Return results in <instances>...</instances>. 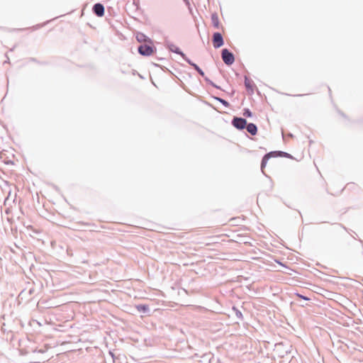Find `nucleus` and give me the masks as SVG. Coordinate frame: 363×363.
<instances>
[{
    "instance_id": "obj_1",
    "label": "nucleus",
    "mask_w": 363,
    "mask_h": 363,
    "mask_svg": "<svg viewBox=\"0 0 363 363\" xmlns=\"http://www.w3.org/2000/svg\"><path fill=\"white\" fill-rule=\"evenodd\" d=\"M222 59L223 62L228 65H232L235 61L234 55L232 52H229L227 49H223L222 50Z\"/></svg>"
},
{
    "instance_id": "obj_2",
    "label": "nucleus",
    "mask_w": 363,
    "mask_h": 363,
    "mask_svg": "<svg viewBox=\"0 0 363 363\" xmlns=\"http://www.w3.org/2000/svg\"><path fill=\"white\" fill-rule=\"evenodd\" d=\"M138 52L142 55L150 56L153 54L154 48L150 45H141L138 48Z\"/></svg>"
},
{
    "instance_id": "obj_3",
    "label": "nucleus",
    "mask_w": 363,
    "mask_h": 363,
    "mask_svg": "<svg viewBox=\"0 0 363 363\" xmlns=\"http://www.w3.org/2000/svg\"><path fill=\"white\" fill-rule=\"evenodd\" d=\"M232 124L236 128H238L239 130H242L247 125V121L244 118L235 117L233 119Z\"/></svg>"
},
{
    "instance_id": "obj_4",
    "label": "nucleus",
    "mask_w": 363,
    "mask_h": 363,
    "mask_svg": "<svg viewBox=\"0 0 363 363\" xmlns=\"http://www.w3.org/2000/svg\"><path fill=\"white\" fill-rule=\"evenodd\" d=\"M213 45L215 48H218L223 45V39L220 33H215L213 34Z\"/></svg>"
},
{
    "instance_id": "obj_5",
    "label": "nucleus",
    "mask_w": 363,
    "mask_h": 363,
    "mask_svg": "<svg viewBox=\"0 0 363 363\" xmlns=\"http://www.w3.org/2000/svg\"><path fill=\"white\" fill-rule=\"evenodd\" d=\"M93 11L99 17L104 15V7L101 4H96L93 7Z\"/></svg>"
},
{
    "instance_id": "obj_6",
    "label": "nucleus",
    "mask_w": 363,
    "mask_h": 363,
    "mask_svg": "<svg viewBox=\"0 0 363 363\" xmlns=\"http://www.w3.org/2000/svg\"><path fill=\"white\" fill-rule=\"evenodd\" d=\"M272 156H275V152H269L264 156L261 164V169L262 172H264V169L267 165V161Z\"/></svg>"
},
{
    "instance_id": "obj_7",
    "label": "nucleus",
    "mask_w": 363,
    "mask_h": 363,
    "mask_svg": "<svg viewBox=\"0 0 363 363\" xmlns=\"http://www.w3.org/2000/svg\"><path fill=\"white\" fill-rule=\"evenodd\" d=\"M245 128H247V130L248 131V133H250L251 135H255L257 134V126L254 123L247 124Z\"/></svg>"
},
{
    "instance_id": "obj_8",
    "label": "nucleus",
    "mask_w": 363,
    "mask_h": 363,
    "mask_svg": "<svg viewBox=\"0 0 363 363\" xmlns=\"http://www.w3.org/2000/svg\"><path fill=\"white\" fill-rule=\"evenodd\" d=\"M211 21H212V23H213V26H214V28H218L220 26V23H219L218 17L216 14H213L211 16Z\"/></svg>"
},
{
    "instance_id": "obj_9",
    "label": "nucleus",
    "mask_w": 363,
    "mask_h": 363,
    "mask_svg": "<svg viewBox=\"0 0 363 363\" xmlns=\"http://www.w3.org/2000/svg\"><path fill=\"white\" fill-rule=\"evenodd\" d=\"M136 39L138 42L146 41V36L143 33H138L136 35Z\"/></svg>"
},
{
    "instance_id": "obj_10",
    "label": "nucleus",
    "mask_w": 363,
    "mask_h": 363,
    "mask_svg": "<svg viewBox=\"0 0 363 363\" xmlns=\"http://www.w3.org/2000/svg\"><path fill=\"white\" fill-rule=\"evenodd\" d=\"M136 308L139 311L146 312L148 310V306L146 305H138L136 306Z\"/></svg>"
},
{
    "instance_id": "obj_11",
    "label": "nucleus",
    "mask_w": 363,
    "mask_h": 363,
    "mask_svg": "<svg viewBox=\"0 0 363 363\" xmlns=\"http://www.w3.org/2000/svg\"><path fill=\"white\" fill-rule=\"evenodd\" d=\"M252 112L249 109H245L243 112V116L245 117H251L252 116Z\"/></svg>"
},
{
    "instance_id": "obj_12",
    "label": "nucleus",
    "mask_w": 363,
    "mask_h": 363,
    "mask_svg": "<svg viewBox=\"0 0 363 363\" xmlns=\"http://www.w3.org/2000/svg\"><path fill=\"white\" fill-rule=\"evenodd\" d=\"M216 100L219 101L220 103H222L225 106L228 107L229 103L222 99L220 98H216Z\"/></svg>"
},
{
    "instance_id": "obj_13",
    "label": "nucleus",
    "mask_w": 363,
    "mask_h": 363,
    "mask_svg": "<svg viewBox=\"0 0 363 363\" xmlns=\"http://www.w3.org/2000/svg\"><path fill=\"white\" fill-rule=\"evenodd\" d=\"M194 68L201 74V75H203V71L195 64H191Z\"/></svg>"
},
{
    "instance_id": "obj_14",
    "label": "nucleus",
    "mask_w": 363,
    "mask_h": 363,
    "mask_svg": "<svg viewBox=\"0 0 363 363\" xmlns=\"http://www.w3.org/2000/svg\"><path fill=\"white\" fill-rule=\"evenodd\" d=\"M296 296H297L298 298H302V299H304V300H309V298H307V297H306V296H303V295H301V294H296Z\"/></svg>"
}]
</instances>
